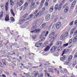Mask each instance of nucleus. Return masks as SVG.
<instances>
[{
	"label": "nucleus",
	"instance_id": "nucleus-1",
	"mask_svg": "<svg viewBox=\"0 0 77 77\" xmlns=\"http://www.w3.org/2000/svg\"><path fill=\"white\" fill-rule=\"evenodd\" d=\"M28 16V14H24L22 17H21V20H23L26 21L27 20H30L31 19L32 17L34 16L33 14H31L29 16V17H28V18H26Z\"/></svg>",
	"mask_w": 77,
	"mask_h": 77
},
{
	"label": "nucleus",
	"instance_id": "nucleus-2",
	"mask_svg": "<svg viewBox=\"0 0 77 77\" xmlns=\"http://www.w3.org/2000/svg\"><path fill=\"white\" fill-rule=\"evenodd\" d=\"M49 32L48 31H47L46 32V33L44 35H40L39 36V38L40 39H41L42 38H44V36H45V37H46L47 35H48V34H49Z\"/></svg>",
	"mask_w": 77,
	"mask_h": 77
},
{
	"label": "nucleus",
	"instance_id": "nucleus-3",
	"mask_svg": "<svg viewBox=\"0 0 77 77\" xmlns=\"http://www.w3.org/2000/svg\"><path fill=\"white\" fill-rule=\"evenodd\" d=\"M66 0H61L62 3L60 4L59 5V10H60L62 8V6L65 3Z\"/></svg>",
	"mask_w": 77,
	"mask_h": 77
},
{
	"label": "nucleus",
	"instance_id": "nucleus-4",
	"mask_svg": "<svg viewBox=\"0 0 77 77\" xmlns=\"http://www.w3.org/2000/svg\"><path fill=\"white\" fill-rule=\"evenodd\" d=\"M35 4V2L31 3V4L30 5V9L33 10L35 8L34 5Z\"/></svg>",
	"mask_w": 77,
	"mask_h": 77
},
{
	"label": "nucleus",
	"instance_id": "nucleus-5",
	"mask_svg": "<svg viewBox=\"0 0 77 77\" xmlns=\"http://www.w3.org/2000/svg\"><path fill=\"white\" fill-rule=\"evenodd\" d=\"M41 29H35V30L31 31V32L33 33H35V34H36L38 33H39L41 32Z\"/></svg>",
	"mask_w": 77,
	"mask_h": 77
},
{
	"label": "nucleus",
	"instance_id": "nucleus-6",
	"mask_svg": "<svg viewBox=\"0 0 77 77\" xmlns=\"http://www.w3.org/2000/svg\"><path fill=\"white\" fill-rule=\"evenodd\" d=\"M5 21L8 22L10 20V16L8 14H6V16H5Z\"/></svg>",
	"mask_w": 77,
	"mask_h": 77
},
{
	"label": "nucleus",
	"instance_id": "nucleus-7",
	"mask_svg": "<svg viewBox=\"0 0 77 77\" xmlns=\"http://www.w3.org/2000/svg\"><path fill=\"white\" fill-rule=\"evenodd\" d=\"M23 3H24V2H23V0H20L19 2H17V5H19V6L20 7L22 5Z\"/></svg>",
	"mask_w": 77,
	"mask_h": 77
},
{
	"label": "nucleus",
	"instance_id": "nucleus-8",
	"mask_svg": "<svg viewBox=\"0 0 77 77\" xmlns=\"http://www.w3.org/2000/svg\"><path fill=\"white\" fill-rule=\"evenodd\" d=\"M56 28L57 29H59L60 28L61 26V22H57L56 23Z\"/></svg>",
	"mask_w": 77,
	"mask_h": 77
},
{
	"label": "nucleus",
	"instance_id": "nucleus-9",
	"mask_svg": "<svg viewBox=\"0 0 77 77\" xmlns=\"http://www.w3.org/2000/svg\"><path fill=\"white\" fill-rule=\"evenodd\" d=\"M39 42H37V43H36L35 45V46L36 47L38 48H39L43 44V43H39Z\"/></svg>",
	"mask_w": 77,
	"mask_h": 77
},
{
	"label": "nucleus",
	"instance_id": "nucleus-10",
	"mask_svg": "<svg viewBox=\"0 0 77 77\" xmlns=\"http://www.w3.org/2000/svg\"><path fill=\"white\" fill-rule=\"evenodd\" d=\"M8 2H7L5 4V8L6 11H7L8 9Z\"/></svg>",
	"mask_w": 77,
	"mask_h": 77
},
{
	"label": "nucleus",
	"instance_id": "nucleus-11",
	"mask_svg": "<svg viewBox=\"0 0 77 77\" xmlns=\"http://www.w3.org/2000/svg\"><path fill=\"white\" fill-rule=\"evenodd\" d=\"M16 0H10V5L12 6L14 5V3L13 1H14V2H16L17 1Z\"/></svg>",
	"mask_w": 77,
	"mask_h": 77
},
{
	"label": "nucleus",
	"instance_id": "nucleus-12",
	"mask_svg": "<svg viewBox=\"0 0 77 77\" xmlns=\"http://www.w3.org/2000/svg\"><path fill=\"white\" fill-rule=\"evenodd\" d=\"M76 1H74L72 4L71 5V8L72 9L73 8H74V6L76 4Z\"/></svg>",
	"mask_w": 77,
	"mask_h": 77
},
{
	"label": "nucleus",
	"instance_id": "nucleus-13",
	"mask_svg": "<svg viewBox=\"0 0 77 77\" xmlns=\"http://www.w3.org/2000/svg\"><path fill=\"white\" fill-rule=\"evenodd\" d=\"M70 60H66L65 62V64L66 65L69 64L71 65L72 63L70 62Z\"/></svg>",
	"mask_w": 77,
	"mask_h": 77
},
{
	"label": "nucleus",
	"instance_id": "nucleus-14",
	"mask_svg": "<svg viewBox=\"0 0 77 77\" xmlns=\"http://www.w3.org/2000/svg\"><path fill=\"white\" fill-rule=\"evenodd\" d=\"M62 42L61 41H59L56 43V45L58 47H60L62 45Z\"/></svg>",
	"mask_w": 77,
	"mask_h": 77
},
{
	"label": "nucleus",
	"instance_id": "nucleus-15",
	"mask_svg": "<svg viewBox=\"0 0 77 77\" xmlns=\"http://www.w3.org/2000/svg\"><path fill=\"white\" fill-rule=\"evenodd\" d=\"M59 5L58 4H56L55 5V7H54V9L55 11H57V10H58L59 11H60V10H59Z\"/></svg>",
	"mask_w": 77,
	"mask_h": 77
},
{
	"label": "nucleus",
	"instance_id": "nucleus-16",
	"mask_svg": "<svg viewBox=\"0 0 77 77\" xmlns=\"http://www.w3.org/2000/svg\"><path fill=\"white\" fill-rule=\"evenodd\" d=\"M50 19V16L49 14H47L45 20L47 21H48Z\"/></svg>",
	"mask_w": 77,
	"mask_h": 77
},
{
	"label": "nucleus",
	"instance_id": "nucleus-17",
	"mask_svg": "<svg viewBox=\"0 0 77 77\" xmlns=\"http://www.w3.org/2000/svg\"><path fill=\"white\" fill-rule=\"evenodd\" d=\"M68 50L64 49L63 53H62V56H63L64 54H67L68 53Z\"/></svg>",
	"mask_w": 77,
	"mask_h": 77
},
{
	"label": "nucleus",
	"instance_id": "nucleus-18",
	"mask_svg": "<svg viewBox=\"0 0 77 77\" xmlns=\"http://www.w3.org/2000/svg\"><path fill=\"white\" fill-rule=\"evenodd\" d=\"M75 28H73L70 31V33L71 35H72L75 32Z\"/></svg>",
	"mask_w": 77,
	"mask_h": 77
},
{
	"label": "nucleus",
	"instance_id": "nucleus-19",
	"mask_svg": "<svg viewBox=\"0 0 77 77\" xmlns=\"http://www.w3.org/2000/svg\"><path fill=\"white\" fill-rule=\"evenodd\" d=\"M56 49V48L54 46V47H52L51 48L50 51L51 52H53L55 51Z\"/></svg>",
	"mask_w": 77,
	"mask_h": 77
},
{
	"label": "nucleus",
	"instance_id": "nucleus-20",
	"mask_svg": "<svg viewBox=\"0 0 77 77\" xmlns=\"http://www.w3.org/2000/svg\"><path fill=\"white\" fill-rule=\"evenodd\" d=\"M51 47L49 46H47L46 48L44 50V51H45L47 52L49 51Z\"/></svg>",
	"mask_w": 77,
	"mask_h": 77
},
{
	"label": "nucleus",
	"instance_id": "nucleus-21",
	"mask_svg": "<svg viewBox=\"0 0 77 77\" xmlns=\"http://www.w3.org/2000/svg\"><path fill=\"white\" fill-rule=\"evenodd\" d=\"M66 57V56L65 55H63V57H61L60 59L61 61H64Z\"/></svg>",
	"mask_w": 77,
	"mask_h": 77
},
{
	"label": "nucleus",
	"instance_id": "nucleus-22",
	"mask_svg": "<svg viewBox=\"0 0 77 77\" xmlns=\"http://www.w3.org/2000/svg\"><path fill=\"white\" fill-rule=\"evenodd\" d=\"M43 14V12L42 11H41L40 12H38L37 14V16H40L42 15Z\"/></svg>",
	"mask_w": 77,
	"mask_h": 77
},
{
	"label": "nucleus",
	"instance_id": "nucleus-23",
	"mask_svg": "<svg viewBox=\"0 0 77 77\" xmlns=\"http://www.w3.org/2000/svg\"><path fill=\"white\" fill-rule=\"evenodd\" d=\"M54 35V32H52L51 33L49 36V38H51L53 37Z\"/></svg>",
	"mask_w": 77,
	"mask_h": 77
},
{
	"label": "nucleus",
	"instance_id": "nucleus-24",
	"mask_svg": "<svg viewBox=\"0 0 77 77\" xmlns=\"http://www.w3.org/2000/svg\"><path fill=\"white\" fill-rule=\"evenodd\" d=\"M27 8H26V7H25L24 6H23H23H22L20 8V11H21L22 10H25Z\"/></svg>",
	"mask_w": 77,
	"mask_h": 77
},
{
	"label": "nucleus",
	"instance_id": "nucleus-25",
	"mask_svg": "<svg viewBox=\"0 0 77 77\" xmlns=\"http://www.w3.org/2000/svg\"><path fill=\"white\" fill-rule=\"evenodd\" d=\"M39 73L38 72H36L35 73V74H33L32 75H34L33 76L32 75V77H36V76L38 75H38Z\"/></svg>",
	"mask_w": 77,
	"mask_h": 77
},
{
	"label": "nucleus",
	"instance_id": "nucleus-26",
	"mask_svg": "<svg viewBox=\"0 0 77 77\" xmlns=\"http://www.w3.org/2000/svg\"><path fill=\"white\" fill-rule=\"evenodd\" d=\"M69 9V7L68 6H66L65 8L64 9V12L65 13H67Z\"/></svg>",
	"mask_w": 77,
	"mask_h": 77
},
{
	"label": "nucleus",
	"instance_id": "nucleus-27",
	"mask_svg": "<svg viewBox=\"0 0 77 77\" xmlns=\"http://www.w3.org/2000/svg\"><path fill=\"white\" fill-rule=\"evenodd\" d=\"M54 9V6H51L50 8L49 11L51 12H53Z\"/></svg>",
	"mask_w": 77,
	"mask_h": 77
},
{
	"label": "nucleus",
	"instance_id": "nucleus-28",
	"mask_svg": "<svg viewBox=\"0 0 77 77\" xmlns=\"http://www.w3.org/2000/svg\"><path fill=\"white\" fill-rule=\"evenodd\" d=\"M73 58V57L72 55H70L68 56V60L71 61L72 59V58Z\"/></svg>",
	"mask_w": 77,
	"mask_h": 77
},
{
	"label": "nucleus",
	"instance_id": "nucleus-29",
	"mask_svg": "<svg viewBox=\"0 0 77 77\" xmlns=\"http://www.w3.org/2000/svg\"><path fill=\"white\" fill-rule=\"evenodd\" d=\"M45 75L46 76V77H52V76H51L50 75V74L46 72L45 73Z\"/></svg>",
	"mask_w": 77,
	"mask_h": 77
},
{
	"label": "nucleus",
	"instance_id": "nucleus-30",
	"mask_svg": "<svg viewBox=\"0 0 77 77\" xmlns=\"http://www.w3.org/2000/svg\"><path fill=\"white\" fill-rule=\"evenodd\" d=\"M11 12L12 15H13L14 17H15V14L14 13V12H13V10L12 8H11Z\"/></svg>",
	"mask_w": 77,
	"mask_h": 77
},
{
	"label": "nucleus",
	"instance_id": "nucleus-31",
	"mask_svg": "<svg viewBox=\"0 0 77 77\" xmlns=\"http://www.w3.org/2000/svg\"><path fill=\"white\" fill-rule=\"evenodd\" d=\"M46 26V23H43L42 25V26H41L40 28L41 29L44 28Z\"/></svg>",
	"mask_w": 77,
	"mask_h": 77
},
{
	"label": "nucleus",
	"instance_id": "nucleus-32",
	"mask_svg": "<svg viewBox=\"0 0 77 77\" xmlns=\"http://www.w3.org/2000/svg\"><path fill=\"white\" fill-rule=\"evenodd\" d=\"M52 68H50L48 69V72H51L52 73H54V71L53 70H52Z\"/></svg>",
	"mask_w": 77,
	"mask_h": 77
},
{
	"label": "nucleus",
	"instance_id": "nucleus-33",
	"mask_svg": "<svg viewBox=\"0 0 77 77\" xmlns=\"http://www.w3.org/2000/svg\"><path fill=\"white\" fill-rule=\"evenodd\" d=\"M37 27V26L35 25L34 26H33L32 28H31V30L32 31L34 30H35Z\"/></svg>",
	"mask_w": 77,
	"mask_h": 77
},
{
	"label": "nucleus",
	"instance_id": "nucleus-34",
	"mask_svg": "<svg viewBox=\"0 0 77 77\" xmlns=\"http://www.w3.org/2000/svg\"><path fill=\"white\" fill-rule=\"evenodd\" d=\"M60 39L61 41H63L65 39V37L63 36V35H61L60 38Z\"/></svg>",
	"mask_w": 77,
	"mask_h": 77
},
{
	"label": "nucleus",
	"instance_id": "nucleus-35",
	"mask_svg": "<svg viewBox=\"0 0 77 77\" xmlns=\"http://www.w3.org/2000/svg\"><path fill=\"white\" fill-rule=\"evenodd\" d=\"M53 23H52L50 25V26H46L47 28L48 29V30H50L51 29V26L53 25Z\"/></svg>",
	"mask_w": 77,
	"mask_h": 77
},
{
	"label": "nucleus",
	"instance_id": "nucleus-36",
	"mask_svg": "<svg viewBox=\"0 0 77 77\" xmlns=\"http://www.w3.org/2000/svg\"><path fill=\"white\" fill-rule=\"evenodd\" d=\"M73 41L74 42L77 41V35L74 37Z\"/></svg>",
	"mask_w": 77,
	"mask_h": 77
},
{
	"label": "nucleus",
	"instance_id": "nucleus-37",
	"mask_svg": "<svg viewBox=\"0 0 77 77\" xmlns=\"http://www.w3.org/2000/svg\"><path fill=\"white\" fill-rule=\"evenodd\" d=\"M72 39H70V40L69 41L68 43H68V44L69 45H70L72 44Z\"/></svg>",
	"mask_w": 77,
	"mask_h": 77
},
{
	"label": "nucleus",
	"instance_id": "nucleus-38",
	"mask_svg": "<svg viewBox=\"0 0 77 77\" xmlns=\"http://www.w3.org/2000/svg\"><path fill=\"white\" fill-rule=\"evenodd\" d=\"M55 37H53L50 40V42H53L55 40Z\"/></svg>",
	"mask_w": 77,
	"mask_h": 77
},
{
	"label": "nucleus",
	"instance_id": "nucleus-39",
	"mask_svg": "<svg viewBox=\"0 0 77 77\" xmlns=\"http://www.w3.org/2000/svg\"><path fill=\"white\" fill-rule=\"evenodd\" d=\"M2 62L4 64V65H6V63H5V59H2Z\"/></svg>",
	"mask_w": 77,
	"mask_h": 77
},
{
	"label": "nucleus",
	"instance_id": "nucleus-40",
	"mask_svg": "<svg viewBox=\"0 0 77 77\" xmlns=\"http://www.w3.org/2000/svg\"><path fill=\"white\" fill-rule=\"evenodd\" d=\"M25 21V20H23L20 19V20H19V23L20 24H22Z\"/></svg>",
	"mask_w": 77,
	"mask_h": 77
},
{
	"label": "nucleus",
	"instance_id": "nucleus-41",
	"mask_svg": "<svg viewBox=\"0 0 77 77\" xmlns=\"http://www.w3.org/2000/svg\"><path fill=\"white\" fill-rule=\"evenodd\" d=\"M41 40H40L39 41H38V42H43L45 40V38H43L42 39H40Z\"/></svg>",
	"mask_w": 77,
	"mask_h": 77
},
{
	"label": "nucleus",
	"instance_id": "nucleus-42",
	"mask_svg": "<svg viewBox=\"0 0 77 77\" xmlns=\"http://www.w3.org/2000/svg\"><path fill=\"white\" fill-rule=\"evenodd\" d=\"M48 41H46L44 43V47H46L47 45H48Z\"/></svg>",
	"mask_w": 77,
	"mask_h": 77
},
{
	"label": "nucleus",
	"instance_id": "nucleus-43",
	"mask_svg": "<svg viewBox=\"0 0 77 77\" xmlns=\"http://www.w3.org/2000/svg\"><path fill=\"white\" fill-rule=\"evenodd\" d=\"M28 3L27 2H26L25 4L23 5L26 8H27L28 6Z\"/></svg>",
	"mask_w": 77,
	"mask_h": 77
},
{
	"label": "nucleus",
	"instance_id": "nucleus-44",
	"mask_svg": "<svg viewBox=\"0 0 77 77\" xmlns=\"http://www.w3.org/2000/svg\"><path fill=\"white\" fill-rule=\"evenodd\" d=\"M45 0H42V2H41L40 5L41 6H42V5H43L44 4V3L45 2Z\"/></svg>",
	"mask_w": 77,
	"mask_h": 77
},
{
	"label": "nucleus",
	"instance_id": "nucleus-45",
	"mask_svg": "<svg viewBox=\"0 0 77 77\" xmlns=\"http://www.w3.org/2000/svg\"><path fill=\"white\" fill-rule=\"evenodd\" d=\"M10 20L12 22H14L15 21V19L13 17H11Z\"/></svg>",
	"mask_w": 77,
	"mask_h": 77
},
{
	"label": "nucleus",
	"instance_id": "nucleus-46",
	"mask_svg": "<svg viewBox=\"0 0 77 77\" xmlns=\"http://www.w3.org/2000/svg\"><path fill=\"white\" fill-rule=\"evenodd\" d=\"M37 38V36L36 35H32V38L35 39L36 38Z\"/></svg>",
	"mask_w": 77,
	"mask_h": 77
},
{
	"label": "nucleus",
	"instance_id": "nucleus-47",
	"mask_svg": "<svg viewBox=\"0 0 77 77\" xmlns=\"http://www.w3.org/2000/svg\"><path fill=\"white\" fill-rule=\"evenodd\" d=\"M62 50V48L61 47H59L57 51L59 52L60 51Z\"/></svg>",
	"mask_w": 77,
	"mask_h": 77
},
{
	"label": "nucleus",
	"instance_id": "nucleus-48",
	"mask_svg": "<svg viewBox=\"0 0 77 77\" xmlns=\"http://www.w3.org/2000/svg\"><path fill=\"white\" fill-rule=\"evenodd\" d=\"M0 66L2 68H4V66L3 64L0 61Z\"/></svg>",
	"mask_w": 77,
	"mask_h": 77
},
{
	"label": "nucleus",
	"instance_id": "nucleus-49",
	"mask_svg": "<svg viewBox=\"0 0 77 77\" xmlns=\"http://www.w3.org/2000/svg\"><path fill=\"white\" fill-rule=\"evenodd\" d=\"M68 32H66L65 33V36L66 37H67L68 36Z\"/></svg>",
	"mask_w": 77,
	"mask_h": 77
},
{
	"label": "nucleus",
	"instance_id": "nucleus-50",
	"mask_svg": "<svg viewBox=\"0 0 77 77\" xmlns=\"http://www.w3.org/2000/svg\"><path fill=\"white\" fill-rule=\"evenodd\" d=\"M49 3L45 2V6L46 7H48V5Z\"/></svg>",
	"mask_w": 77,
	"mask_h": 77
},
{
	"label": "nucleus",
	"instance_id": "nucleus-51",
	"mask_svg": "<svg viewBox=\"0 0 77 77\" xmlns=\"http://www.w3.org/2000/svg\"><path fill=\"white\" fill-rule=\"evenodd\" d=\"M38 10H36L35 11L34 13H33V14H32L33 15V16H34V14H36L37 13V12H38Z\"/></svg>",
	"mask_w": 77,
	"mask_h": 77
},
{
	"label": "nucleus",
	"instance_id": "nucleus-52",
	"mask_svg": "<svg viewBox=\"0 0 77 77\" xmlns=\"http://www.w3.org/2000/svg\"><path fill=\"white\" fill-rule=\"evenodd\" d=\"M46 32V31H43L42 33V35H44L45 34Z\"/></svg>",
	"mask_w": 77,
	"mask_h": 77
},
{
	"label": "nucleus",
	"instance_id": "nucleus-53",
	"mask_svg": "<svg viewBox=\"0 0 77 77\" xmlns=\"http://www.w3.org/2000/svg\"><path fill=\"white\" fill-rule=\"evenodd\" d=\"M68 5L67 4V3H66L64 5L63 7V8L64 9V8L66 6H67Z\"/></svg>",
	"mask_w": 77,
	"mask_h": 77
},
{
	"label": "nucleus",
	"instance_id": "nucleus-54",
	"mask_svg": "<svg viewBox=\"0 0 77 77\" xmlns=\"http://www.w3.org/2000/svg\"><path fill=\"white\" fill-rule=\"evenodd\" d=\"M27 48H21V51H25V50H26Z\"/></svg>",
	"mask_w": 77,
	"mask_h": 77
},
{
	"label": "nucleus",
	"instance_id": "nucleus-55",
	"mask_svg": "<svg viewBox=\"0 0 77 77\" xmlns=\"http://www.w3.org/2000/svg\"><path fill=\"white\" fill-rule=\"evenodd\" d=\"M56 27V24H55L54 25H53L52 26V28H55Z\"/></svg>",
	"mask_w": 77,
	"mask_h": 77
},
{
	"label": "nucleus",
	"instance_id": "nucleus-56",
	"mask_svg": "<svg viewBox=\"0 0 77 77\" xmlns=\"http://www.w3.org/2000/svg\"><path fill=\"white\" fill-rule=\"evenodd\" d=\"M76 65V61L74 62L72 64V66H75Z\"/></svg>",
	"mask_w": 77,
	"mask_h": 77
},
{
	"label": "nucleus",
	"instance_id": "nucleus-57",
	"mask_svg": "<svg viewBox=\"0 0 77 77\" xmlns=\"http://www.w3.org/2000/svg\"><path fill=\"white\" fill-rule=\"evenodd\" d=\"M26 76L27 77L30 76V75L29 73H26Z\"/></svg>",
	"mask_w": 77,
	"mask_h": 77
},
{
	"label": "nucleus",
	"instance_id": "nucleus-58",
	"mask_svg": "<svg viewBox=\"0 0 77 77\" xmlns=\"http://www.w3.org/2000/svg\"><path fill=\"white\" fill-rule=\"evenodd\" d=\"M38 20H36L35 23H34L33 24V25H35L37 24V22H38Z\"/></svg>",
	"mask_w": 77,
	"mask_h": 77
},
{
	"label": "nucleus",
	"instance_id": "nucleus-59",
	"mask_svg": "<svg viewBox=\"0 0 77 77\" xmlns=\"http://www.w3.org/2000/svg\"><path fill=\"white\" fill-rule=\"evenodd\" d=\"M74 57L75 58H76L77 57V52L74 55Z\"/></svg>",
	"mask_w": 77,
	"mask_h": 77
},
{
	"label": "nucleus",
	"instance_id": "nucleus-60",
	"mask_svg": "<svg viewBox=\"0 0 77 77\" xmlns=\"http://www.w3.org/2000/svg\"><path fill=\"white\" fill-rule=\"evenodd\" d=\"M68 43H66V44H64L63 45V46L65 47H67L68 45Z\"/></svg>",
	"mask_w": 77,
	"mask_h": 77
},
{
	"label": "nucleus",
	"instance_id": "nucleus-61",
	"mask_svg": "<svg viewBox=\"0 0 77 77\" xmlns=\"http://www.w3.org/2000/svg\"><path fill=\"white\" fill-rule=\"evenodd\" d=\"M74 22V21H72L70 23V26H72L73 25V23Z\"/></svg>",
	"mask_w": 77,
	"mask_h": 77
},
{
	"label": "nucleus",
	"instance_id": "nucleus-62",
	"mask_svg": "<svg viewBox=\"0 0 77 77\" xmlns=\"http://www.w3.org/2000/svg\"><path fill=\"white\" fill-rule=\"evenodd\" d=\"M74 35H77V30L75 31V33H74Z\"/></svg>",
	"mask_w": 77,
	"mask_h": 77
},
{
	"label": "nucleus",
	"instance_id": "nucleus-63",
	"mask_svg": "<svg viewBox=\"0 0 77 77\" xmlns=\"http://www.w3.org/2000/svg\"><path fill=\"white\" fill-rule=\"evenodd\" d=\"M38 77H43V75H38Z\"/></svg>",
	"mask_w": 77,
	"mask_h": 77
},
{
	"label": "nucleus",
	"instance_id": "nucleus-64",
	"mask_svg": "<svg viewBox=\"0 0 77 77\" xmlns=\"http://www.w3.org/2000/svg\"><path fill=\"white\" fill-rule=\"evenodd\" d=\"M74 24H75V25H77V20L75 21Z\"/></svg>",
	"mask_w": 77,
	"mask_h": 77
}]
</instances>
